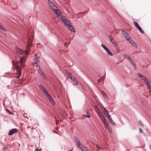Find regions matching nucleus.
<instances>
[{
    "label": "nucleus",
    "instance_id": "nucleus-56",
    "mask_svg": "<svg viewBox=\"0 0 151 151\" xmlns=\"http://www.w3.org/2000/svg\"><path fill=\"white\" fill-rule=\"evenodd\" d=\"M86 151H88L87 150V149L86 150Z\"/></svg>",
    "mask_w": 151,
    "mask_h": 151
},
{
    "label": "nucleus",
    "instance_id": "nucleus-12",
    "mask_svg": "<svg viewBox=\"0 0 151 151\" xmlns=\"http://www.w3.org/2000/svg\"><path fill=\"white\" fill-rule=\"evenodd\" d=\"M40 67H39V68L38 69V71L39 73L40 74L41 76L44 79H45L46 78L44 74V73L40 69Z\"/></svg>",
    "mask_w": 151,
    "mask_h": 151
},
{
    "label": "nucleus",
    "instance_id": "nucleus-28",
    "mask_svg": "<svg viewBox=\"0 0 151 151\" xmlns=\"http://www.w3.org/2000/svg\"><path fill=\"white\" fill-rule=\"evenodd\" d=\"M99 106L104 110V108H105L104 107L103 105L101 103H99L98 104Z\"/></svg>",
    "mask_w": 151,
    "mask_h": 151
},
{
    "label": "nucleus",
    "instance_id": "nucleus-44",
    "mask_svg": "<svg viewBox=\"0 0 151 151\" xmlns=\"http://www.w3.org/2000/svg\"><path fill=\"white\" fill-rule=\"evenodd\" d=\"M139 132L140 133H142V131L141 129L139 128Z\"/></svg>",
    "mask_w": 151,
    "mask_h": 151
},
{
    "label": "nucleus",
    "instance_id": "nucleus-31",
    "mask_svg": "<svg viewBox=\"0 0 151 151\" xmlns=\"http://www.w3.org/2000/svg\"><path fill=\"white\" fill-rule=\"evenodd\" d=\"M100 117L101 118V119L102 120V121H105V120H106V119L103 115L101 116Z\"/></svg>",
    "mask_w": 151,
    "mask_h": 151
},
{
    "label": "nucleus",
    "instance_id": "nucleus-47",
    "mask_svg": "<svg viewBox=\"0 0 151 151\" xmlns=\"http://www.w3.org/2000/svg\"><path fill=\"white\" fill-rule=\"evenodd\" d=\"M56 125H57L58 124V121H57V120H56Z\"/></svg>",
    "mask_w": 151,
    "mask_h": 151
},
{
    "label": "nucleus",
    "instance_id": "nucleus-10",
    "mask_svg": "<svg viewBox=\"0 0 151 151\" xmlns=\"http://www.w3.org/2000/svg\"><path fill=\"white\" fill-rule=\"evenodd\" d=\"M75 139L76 142L77 143V146L79 148H80V147H82L83 146L82 145V144L80 142V141L78 140V139L76 137H75Z\"/></svg>",
    "mask_w": 151,
    "mask_h": 151
},
{
    "label": "nucleus",
    "instance_id": "nucleus-7",
    "mask_svg": "<svg viewBox=\"0 0 151 151\" xmlns=\"http://www.w3.org/2000/svg\"><path fill=\"white\" fill-rule=\"evenodd\" d=\"M55 13L58 16L61 17L62 16V14L60 10L58 9V7L55 9V10H53Z\"/></svg>",
    "mask_w": 151,
    "mask_h": 151
},
{
    "label": "nucleus",
    "instance_id": "nucleus-26",
    "mask_svg": "<svg viewBox=\"0 0 151 151\" xmlns=\"http://www.w3.org/2000/svg\"><path fill=\"white\" fill-rule=\"evenodd\" d=\"M146 85L147 86V87L150 90L151 89V88L150 87V84L149 83V82H148V83H146Z\"/></svg>",
    "mask_w": 151,
    "mask_h": 151
},
{
    "label": "nucleus",
    "instance_id": "nucleus-14",
    "mask_svg": "<svg viewBox=\"0 0 151 151\" xmlns=\"http://www.w3.org/2000/svg\"><path fill=\"white\" fill-rule=\"evenodd\" d=\"M70 29L72 32H75V30L74 27L70 24L67 26Z\"/></svg>",
    "mask_w": 151,
    "mask_h": 151
},
{
    "label": "nucleus",
    "instance_id": "nucleus-32",
    "mask_svg": "<svg viewBox=\"0 0 151 151\" xmlns=\"http://www.w3.org/2000/svg\"><path fill=\"white\" fill-rule=\"evenodd\" d=\"M0 29L3 31H7L6 29L4 27H1V25H0Z\"/></svg>",
    "mask_w": 151,
    "mask_h": 151
},
{
    "label": "nucleus",
    "instance_id": "nucleus-20",
    "mask_svg": "<svg viewBox=\"0 0 151 151\" xmlns=\"http://www.w3.org/2000/svg\"><path fill=\"white\" fill-rule=\"evenodd\" d=\"M103 112L106 115V116L108 115V114H109L108 111L106 110L105 108H104Z\"/></svg>",
    "mask_w": 151,
    "mask_h": 151
},
{
    "label": "nucleus",
    "instance_id": "nucleus-37",
    "mask_svg": "<svg viewBox=\"0 0 151 151\" xmlns=\"http://www.w3.org/2000/svg\"><path fill=\"white\" fill-rule=\"evenodd\" d=\"M97 114H98L99 116L100 117L101 116H102L103 115L102 114V113L101 111L99 112H98L97 113Z\"/></svg>",
    "mask_w": 151,
    "mask_h": 151
},
{
    "label": "nucleus",
    "instance_id": "nucleus-27",
    "mask_svg": "<svg viewBox=\"0 0 151 151\" xmlns=\"http://www.w3.org/2000/svg\"><path fill=\"white\" fill-rule=\"evenodd\" d=\"M79 149L80 150H81L82 151H86V149L83 146H82V147H80V148Z\"/></svg>",
    "mask_w": 151,
    "mask_h": 151
},
{
    "label": "nucleus",
    "instance_id": "nucleus-3",
    "mask_svg": "<svg viewBox=\"0 0 151 151\" xmlns=\"http://www.w3.org/2000/svg\"><path fill=\"white\" fill-rule=\"evenodd\" d=\"M122 32L123 35L126 38L127 41H128L129 42V41L132 40L131 37L127 32L123 30H122Z\"/></svg>",
    "mask_w": 151,
    "mask_h": 151
},
{
    "label": "nucleus",
    "instance_id": "nucleus-46",
    "mask_svg": "<svg viewBox=\"0 0 151 151\" xmlns=\"http://www.w3.org/2000/svg\"><path fill=\"white\" fill-rule=\"evenodd\" d=\"M68 76L70 78V77H71V76H73L71 75L70 74H68Z\"/></svg>",
    "mask_w": 151,
    "mask_h": 151
},
{
    "label": "nucleus",
    "instance_id": "nucleus-50",
    "mask_svg": "<svg viewBox=\"0 0 151 151\" xmlns=\"http://www.w3.org/2000/svg\"><path fill=\"white\" fill-rule=\"evenodd\" d=\"M32 45H31L30 44H29V47H31V46Z\"/></svg>",
    "mask_w": 151,
    "mask_h": 151
},
{
    "label": "nucleus",
    "instance_id": "nucleus-24",
    "mask_svg": "<svg viewBox=\"0 0 151 151\" xmlns=\"http://www.w3.org/2000/svg\"><path fill=\"white\" fill-rule=\"evenodd\" d=\"M101 92L102 93V94L105 97H106L107 99H108V97L106 93H105L103 91H101Z\"/></svg>",
    "mask_w": 151,
    "mask_h": 151
},
{
    "label": "nucleus",
    "instance_id": "nucleus-54",
    "mask_svg": "<svg viewBox=\"0 0 151 151\" xmlns=\"http://www.w3.org/2000/svg\"><path fill=\"white\" fill-rule=\"evenodd\" d=\"M150 149L151 150V145L150 146Z\"/></svg>",
    "mask_w": 151,
    "mask_h": 151
},
{
    "label": "nucleus",
    "instance_id": "nucleus-45",
    "mask_svg": "<svg viewBox=\"0 0 151 151\" xmlns=\"http://www.w3.org/2000/svg\"><path fill=\"white\" fill-rule=\"evenodd\" d=\"M104 76H102V77H101V80H103V81H104Z\"/></svg>",
    "mask_w": 151,
    "mask_h": 151
},
{
    "label": "nucleus",
    "instance_id": "nucleus-48",
    "mask_svg": "<svg viewBox=\"0 0 151 151\" xmlns=\"http://www.w3.org/2000/svg\"><path fill=\"white\" fill-rule=\"evenodd\" d=\"M101 79H99L98 81V82H100L101 81Z\"/></svg>",
    "mask_w": 151,
    "mask_h": 151
},
{
    "label": "nucleus",
    "instance_id": "nucleus-23",
    "mask_svg": "<svg viewBox=\"0 0 151 151\" xmlns=\"http://www.w3.org/2000/svg\"><path fill=\"white\" fill-rule=\"evenodd\" d=\"M106 127L107 128L108 131L110 132L111 133H112V130H111V127L108 125V126H107Z\"/></svg>",
    "mask_w": 151,
    "mask_h": 151
},
{
    "label": "nucleus",
    "instance_id": "nucleus-13",
    "mask_svg": "<svg viewBox=\"0 0 151 151\" xmlns=\"http://www.w3.org/2000/svg\"><path fill=\"white\" fill-rule=\"evenodd\" d=\"M130 44L132 45L133 47L135 48L137 47V44L133 41L132 40V39L131 40L129 41V42Z\"/></svg>",
    "mask_w": 151,
    "mask_h": 151
},
{
    "label": "nucleus",
    "instance_id": "nucleus-43",
    "mask_svg": "<svg viewBox=\"0 0 151 151\" xmlns=\"http://www.w3.org/2000/svg\"><path fill=\"white\" fill-rule=\"evenodd\" d=\"M138 123L140 126H143V124H142V123L140 121H139L138 122Z\"/></svg>",
    "mask_w": 151,
    "mask_h": 151
},
{
    "label": "nucleus",
    "instance_id": "nucleus-38",
    "mask_svg": "<svg viewBox=\"0 0 151 151\" xmlns=\"http://www.w3.org/2000/svg\"><path fill=\"white\" fill-rule=\"evenodd\" d=\"M6 112H7V113H8V114H12V113L9 110L7 109L6 110Z\"/></svg>",
    "mask_w": 151,
    "mask_h": 151
},
{
    "label": "nucleus",
    "instance_id": "nucleus-39",
    "mask_svg": "<svg viewBox=\"0 0 151 151\" xmlns=\"http://www.w3.org/2000/svg\"><path fill=\"white\" fill-rule=\"evenodd\" d=\"M143 80L146 83H148L149 82L148 80L146 78V77H145V79H144Z\"/></svg>",
    "mask_w": 151,
    "mask_h": 151
},
{
    "label": "nucleus",
    "instance_id": "nucleus-52",
    "mask_svg": "<svg viewBox=\"0 0 151 151\" xmlns=\"http://www.w3.org/2000/svg\"><path fill=\"white\" fill-rule=\"evenodd\" d=\"M35 151H38V149H37Z\"/></svg>",
    "mask_w": 151,
    "mask_h": 151
},
{
    "label": "nucleus",
    "instance_id": "nucleus-49",
    "mask_svg": "<svg viewBox=\"0 0 151 151\" xmlns=\"http://www.w3.org/2000/svg\"><path fill=\"white\" fill-rule=\"evenodd\" d=\"M68 44V43H65V45L66 47V45H67Z\"/></svg>",
    "mask_w": 151,
    "mask_h": 151
},
{
    "label": "nucleus",
    "instance_id": "nucleus-29",
    "mask_svg": "<svg viewBox=\"0 0 151 151\" xmlns=\"http://www.w3.org/2000/svg\"><path fill=\"white\" fill-rule=\"evenodd\" d=\"M138 29L140 31V32L142 33H144V31L142 30V29L140 27H139V28Z\"/></svg>",
    "mask_w": 151,
    "mask_h": 151
},
{
    "label": "nucleus",
    "instance_id": "nucleus-33",
    "mask_svg": "<svg viewBox=\"0 0 151 151\" xmlns=\"http://www.w3.org/2000/svg\"><path fill=\"white\" fill-rule=\"evenodd\" d=\"M44 94L46 96L47 98H48L49 97V96H50V95H49V94L48 93L47 91L45 92Z\"/></svg>",
    "mask_w": 151,
    "mask_h": 151
},
{
    "label": "nucleus",
    "instance_id": "nucleus-30",
    "mask_svg": "<svg viewBox=\"0 0 151 151\" xmlns=\"http://www.w3.org/2000/svg\"><path fill=\"white\" fill-rule=\"evenodd\" d=\"M85 117H87V118H89L91 116L90 115V114L89 113L87 112V114L86 115H83Z\"/></svg>",
    "mask_w": 151,
    "mask_h": 151
},
{
    "label": "nucleus",
    "instance_id": "nucleus-1",
    "mask_svg": "<svg viewBox=\"0 0 151 151\" xmlns=\"http://www.w3.org/2000/svg\"><path fill=\"white\" fill-rule=\"evenodd\" d=\"M16 52L17 55H20L24 56L19 57L20 60L19 63L20 64L21 66L23 67H24V63L25 62L26 57L28 54V50L23 51L20 49H17L16 50Z\"/></svg>",
    "mask_w": 151,
    "mask_h": 151
},
{
    "label": "nucleus",
    "instance_id": "nucleus-35",
    "mask_svg": "<svg viewBox=\"0 0 151 151\" xmlns=\"http://www.w3.org/2000/svg\"><path fill=\"white\" fill-rule=\"evenodd\" d=\"M95 145L99 150L101 149V148L98 144H96Z\"/></svg>",
    "mask_w": 151,
    "mask_h": 151
},
{
    "label": "nucleus",
    "instance_id": "nucleus-55",
    "mask_svg": "<svg viewBox=\"0 0 151 151\" xmlns=\"http://www.w3.org/2000/svg\"><path fill=\"white\" fill-rule=\"evenodd\" d=\"M39 151H41V150H39Z\"/></svg>",
    "mask_w": 151,
    "mask_h": 151
},
{
    "label": "nucleus",
    "instance_id": "nucleus-21",
    "mask_svg": "<svg viewBox=\"0 0 151 151\" xmlns=\"http://www.w3.org/2000/svg\"><path fill=\"white\" fill-rule=\"evenodd\" d=\"M137 76L140 78L142 79L143 78H144V76L141 73H139L137 74Z\"/></svg>",
    "mask_w": 151,
    "mask_h": 151
},
{
    "label": "nucleus",
    "instance_id": "nucleus-8",
    "mask_svg": "<svg viewBox=\"0 0 151 151\" xmlns=\"http://www.w3.org/2000/svg\"><path fill=\"white\" fill-rule=\"evenodd\" d=\"M62 21L67 26H68L69 24V21L65 17H62Z\"/></svg>",
    "mask_w": 151,
    "mask_h": 151
},
{
    "label": "nucleus",
    "instance_id": "nucleus-19",
    "mask_svg": "<svg viewBox=\"0 0 151 151\" xmlns=\"http://www.w3.org/2000/svg\"><path fill=\"white\" fill-rule=\"evenodd\" d=\"M75 83V85H77L80 83V82L76 79H75L73 81Z\"/></svg>",
    "mask_w": 151,
    "mask_h": 151
},
{
    "label": "nucleus",
    "instance_id": "nucleus-40",
    "mask_svg": "<svg viewBox=\"0 0 151 151\" xmlns=\"http://www.w3.org/2000/svg\"><path fill=\"white\" fill-rule=\"evenodd\" d=\"M70 78L73 81L74 80L76 79L73 76H71V77H70Z\"/></svg>",
    "mask_w": 151,
    "mask_h": 151
},
{
    "label": "nucleus",
    "instance_id": "nucleus-4",
    "mask_svg": "<svg viewBox=\"0 0 151 151\" xmlns=\"http://www.w3.org/2000/svg\"><path fill=\"white\" fill-rule=\"evenodd\" d=\"M101 47L105 51L107 54L110 56H113L112 53L109 51V49L104 45L102 44L101 45Z\"/></svg>",
    "mask_w": 151,
    "mask_h": 151
},
{
    "label": "nucleus",
    "instance_id": "nucleus-9",
    "mask_svg": "<svg viewBox=\"0 0 151 151\" xmlns=\"http://www.w3.org/2000/svg\"><path fill=\"white\" fill-rule=\"evenodd\" d=\"M18 131V130L16 129H12L9 132V134L10 135H12L16 133Z\"/></svg>",
    "mask_w": 151,
    "mask_h": 151
},
{
    "label": "nucleus",
    "instance_id": "nucleus-36",
    "mask_svg": "<svg viewBox=\"0 0 151 151\" xmlns=\"http://www.w3.org/2000/svg\"><path fill=\"white\" fill-rule=\"evenodd\" d=\"M107 116L108 118V120H109V121L110 120V119H112L111 118L110 115H109V114H108V115H107Z\"/></svg>",
    "mask_w": 151,
    "mask_h": 151
},
{
    "label": "nucleus",
    "instance_id": "nucleus-2",
    "mask_svg": "<svg viewBox=\"0 0 151 151\" xmlns=\"http://www.w3.org/2000/svg\"><path fill=\"white\" fill-rule=\"evenodd\" d=\"M124 58L127 59L135 68L136 64L135 62L129 55L127 54H125L124 55Z\"/></svg>",
    "mask_w": 151,
    "mask_h": 151
},
{
    "label": "nucleus",
    "instance_id": "nucleus-53",
    "mask_svg": "<svg viewBox=\"0 0 151 151\" xmlns=\"http://www.w3.org/2000/svg\"><path fill=\"white\" fill-rule=\"evenodd\" d=\"M37 45H40V43H37Z\"/></svg>",
    "mask_w": 151,
    "mask_h": 151
},
{
    "label": "nucleus",
    "instance_id": "nucleus-16",
    "mask_svg": "<svg viewBox=\"0 0 151 151\" xmlns=\"http://www.w3.org/2000/svg\"><path fill=\"white\" fill-rule=\"evenodd\" d=\"M39 61L37 60H35L34 61V64L36 66L38 67L39 66Z\"/></svg>",
    "mask_w": 151,
    "mask_h": 151
},
{
    "label": "nucleus",
    "instance_id": "nucleus-41",
    "mask_svg": "<svg viewBox=\"0 0 151 151\" xmlns=\"http://www.w3.org/2000/svg\"><path fill=\"white\" fill-rule=\"evenodd\" d=\"M109 39L111 41V42H112V41H114V40L112 38V37L111 36H110L109 37Z\"/></svg>",
    "mask_w": 151,
    "mask_h": 151
},
{
    "label": "nucleus",
    "instance_id": "nucleus-22",
    "mask_svg": "<svg viewBox=\"0 0 151 151\" xmlns=\"http://www.w3.org/2000/svg\"><path fill=\"white\" fill-rule=\"evenodd\" d=\"M103 123L104 124L105 126L106 127H107V126H108L109 125V124L106 121V120H105V121H103Z\"/></svg>",
    "mask_w": 151,
    "mask_h": 151
},
{
    "label": "nucleus",
    "instance_id": "nucleus-17",
    "mask_svg": "<svg viewBox=\"0 0 151 151\" xmlns=\"http://www.w3.org/2000/svg\"><path fill=\"white\" fill-rule=\"evenodd\" d=\"M49 101H50L51 103L52 104H55V102L53 101L51 97L50 96H49V97L48 98Z\"/></svg>",
    "mask_w": 151,
    "mask_h": 151
},
{
    "label": "nucleus",
    "instance_id": "nucleus-51",
    "mask_svg": "<svg viewBox=\"0 0 151 151\" xmlns=\"http://www.w3.org/2000/svg\"><path fill=\"white\" fill-rule=\"evenodd\" d=\"M145 76H144V78H142V79L143 80L144 79H145Z\"/></svg>",
    "mask_w": 151,
    "mask_h": 151
},
{
    "label": "nucleus",
    "instance_id": "nucleus-11",
    "mask_svg": "<svg viewBox=\"0 0 151 151\" xmlns=\"http://www.w3.org/2000/svg\"><path fill=\"white\" fill-rule=\"evenodd\" d=\"M75 139L76 142L77 143V146L79 148H80V147H82L83 146L82 145V144L80 142V141L78 140V139L76 137H75Z\"/></svg>",
    "mask_w": 151,
    "mask_h": 151
},
{
    "label": "nucleus",
    "instance_id": "nucleus-25",
    "mask_svg": "<svg viewBox=\"0 0 151 151\" xmlns=\"http://www.w3.org/2000/svg\"><path fill=\"white\" fill-rule=\"evenodd\" d=\"M94 107L95 108V110L97 113L100 111L96 106H95Z\"/></svg>",
    "mask_w": 151,
    "mask_h": 151
},
{
    "label": "nucleus",
    "instance_id": "nucleus-15",
    "mask_svg": "<svg viewBox=\"0 0 151 151\" xmlns=\"http://www.w3.org/2000/svg\"><path fill=\"white\" fill-rule=\"evenodd\" d=\"M39 87L44 93H45V92L47 91L45 88L42 85H40L39 86Z\"/></svg>",
    "mask_w": 151,
    "mask_h": 151
},
{
    "label": "nucleus",
    "instance_id": "nucleus-5",
    "mask_svg": "<svg viewBox=\"0 0 151 151\" xmlns=\"http://www.w3.org/2000/svg\"><path fill=\"white\" fill-rule=\"evenodd\" d=\"M47 2L49 6L53 10H55V9H56L57 7L51 1L48 0Z\"/></svg>",
    "mask_w": 151,
    "mask_h": 151
},
{
    "label": "nucleus",
    "instance_id": "nucleus-34",
    "mask_svg": "<svg viewBox=\"0 0 151 151\" xmlns=\"http://www.w3.org/2000/svg\"><path fill=\"white\" fill-rule=\"evenodd\" d=\"M109 122L112 124L114 125H115L116 124L113 121L112 119H110Z\"/></svg>",
    "mask_w": 151,
    "mask_h": 151
},
{
    "label": "nucleus",
    "instance_id": "nucleus-42",
    "mask_svg": "<svg viewBox=\"0 0 151 151\" xmlns=\"http://www.w3.org/2000/svg\"><path fill=\"white\" fill-rule=\"evenodd\" d=\"M113 44L115 45V46H116L117 45V44L116 43L114 42V41H112V42Z\"/></svg>",
    "mask_w": 151,
    "mask_h": 151
},
{
    "label": "nucleus",
    "instance_id": "nucleus-6",
    "mask_svg": "<svg viewBox=\"0 0 151 151\" xmlns=\"http://www.w3.org/2000/svg\"><path fill=\"white\" fill-rule=\"evenodd\" d=\"M16 69L17 71L18 76H16L15 78H20L21 76V70L18 65L16 67Z\"/></svg>",
    "mask_w": 151,
    "mask_h": 151
},
{
    "label": "nucleus",
    "instance_id": "nucleus-18",
    "mask_svg": "<svg viewBox=\"0 0 151 151\" xmlns=\"http://www.w3.org/2000/svg\"><path fill=\"white\" fill-rule=\"evenodd\" d=\"M133 24L134 25L135 27L137 29L139 28V27H140L139 24H137V23L135 21H134L133 22Z\"/></svg>",
    "mask_w": 151,
    "mask_h": 151
}]
</instances>
